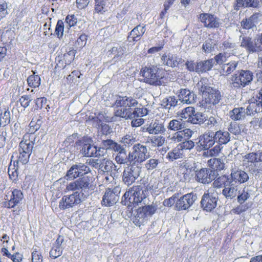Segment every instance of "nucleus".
<instances>
[{"label": "nucleus", "mask_w": 262, "mask_h": 262, "mask_svg": "<svg viewBox=\"0 0 262 262\" xmlns=\"http://www.w3.org/2000/svg\"><path fill=\"white\" fill-rule=\"evenodd\" d=\"M250 193L248 188L245 187L241 193L237 196V202L240 204H243L250 197Z\"/></svg>", "instance_id": "3c124183"}, {"label": "nucleus", "mask_w": 262, "mask_h": 262, "mask_svg": "<svg viewBox=\"0 0 262 262\" xmlns=\"http://www.w3.org/2000/svg\"><path fill=\"white\" fill-rule=\"evenodd\" d=\"M32 262H42L43 256L40 249L38 247H34L31 252Z\"/></svg>", "instance_id": "79ce46f5"}, {"label": "nucleus", "mask_w": 262, "mask_h": 262, "mask_svg": "<svg viewBox=\"0 0 262 262\" xmlns=\"http://www.w3.org/2000/svg\"><path fill=\"white\" fill-rule=\"evenodd\" d=\"M64 32V24L61 20H59L57 21L56 28L55 34L59 38L62 37Z\"/></svg>", "instance_id": "680f3d73"}, {"label": "nucleus", "mask_w": 262, "mask_h": 262, "mask_svg": "<svg viewBox=\"0 0 262 262\" xmlns=\"http://www.w3.org/2000/svg\"><path fill=\"white\" fill-rule=\"evenodd\" d=\"M179 97L183 103L191 104L195 101L196 96L193 92L184 89L180 90Z\"/></svg>", "instance_id": "a878e982"}, {"label": "nucleus", "mask_w": 262, "mask_h": 262, "mask_svg": "<svg viewBox=\"0 0 262 262\" xmlns=\"http://www.w3.org/2000/svg\"><path fill=\"white\" fill-rule=\"evenodd\" d=\"M214 61L213 59H211L204 61H201L197 63L196 72H205L209 71L212 68Z\"/></svg>", "instance_id": "f704fd0d"}, {"label": "nucleus", "mask_w": 262, "mask_h": 262, "mask_svg": "<svg viewBox=\"0 0 262 262\" xmlns=\"http://www.w3.org/2000/svg\"><path fill=\"white\" fill-rule=\"evenodd\" d=\"M91 179L89 177H83L75 181L67 183L65 190L67 191L81 190L85 191L91 187Z\"/></svg>", "instance_id": "9d476101"}, {"label": "nucleus", "mask_w": 262, "mask_h": 262, "mask_svg": "<svg viewBox=\"0 0 262 262\" xmlns=\"http://www.w3.org/2000/svg\"><path fill=\"white\" fill-rule=\"evenodd\" d=\"M241 46L245 48L249 52H256L257 51L256 40H252L251 38L248 36H241Z\"/></svg>", "instance_id": "bb28decb"}, {"label": "nucleus", "mask_w": 262, "mask_h": 262, "mask_svg": "<svg viewBox=\"0 0 262 262\" xmlns=\"http://www.w3.org/2000/svg\"><path fill=\"white\" fill-rule=\"evenodd\" d=\"M165 142V138L161 136H154L150 139V142L152 146H161Z\"/></svg>", "instance_id": "864d4df0"}, {"label": "nucleus", "mask_w": 262, "mask_h": 262, "mask_svg": "<svg viewBox=\"0 0 262 262\" xmlns=\"http://www.w3.org/2000/svg\"><path fill=\"white\" fill-rule=\"evenodd\" d=\"M215 142L220 145L228 143L230 140V134L227 131L220 130L214 133Z\"/></svg>", "instance_id": "7c9ffc66"}, {"label": "nucleus", "mask_w": 262, "mask_h": 262, "mask_svg": "<svg viewBox=\"0 0 262 262\" xmlns=\"http://www.w3.org/2000/svg\"><path fill=\"white\" fill-rule=\"evenodd\" d=\"M116 116L120 117L125 119H132V112L130 108L121 107L117 109L115 112Z\"/></svg>", "instance_id": "58836bf2"}, {"label": "nucleus", "mask_w": 262, "mask_h": 262, "mask_svg": "<svg viewBox=\"0 0 262 262\" xmlns=\"http://www.w3.org/2000/svg\"><path fill=\"white\" fill-rule=\"evenodd\" d=\"M258 18V14H254L250 17L244 19L241 21V26L244 29H250L256 26Z\"/></svg>", "instance_id": "2f4dec72"}, {"label": "nucleus", "mask_w": 262, "mask_h": 262, "mask_svg": "<svg viewBox=\"0 0 262 262\" xmlns=\"http://www.w3.org/2000/svg\"><path fill=\"white\" fill-rule=\"evenodd\" d=\"M115 161L118 164H125L129 162L128 155H126L125 150L118 152L116 157Z\"/></svg>", "instance_id": "49530a36"}, {"label": "nucleus", "mask_w": 262, "mask_h": 262, "mask_svg": "<svg viewBox=\"0 0 262 262\" xmlns=\"http://www.w3.org/2000/svg\"><path fill=\"white\" fill-rule=\"evenodd\" d=\"M145 129L149 134L158 135L164 134L166 130V128L165 127L164 122L156 119L149 124H147Z\"/></svg>", "instance_id": "aec40b11"}, {"label": "nucleus", "mask_w": 262, "mask_h": 262, "mask_svg": "<svg viewBox=\"0 0 262 262\" xmlns=\"http://www.w3.org/2000/svg\"><path fill=\"white\" fill-rule=\"evenodd\" d=\"M209 91L204 93L202 97L205 103L215 105L217 104L221 99V95L219 91L215 89H209Z\"/></svg>", "instance_id": "4be33fe9"}, {"label": "nucleus", "mask_w": 262, "mask_h": 262, "mask_svg": "<svg viewBox=\"0 0 262 262\" xmlns=\"http://www.w3.org/2000/svg\"><path fill=\"white\" fill-rule=\"evenodd\" d=\"M81 202L80 193L76 191L70 195H64L59 203L60 209L66 210L73 208Z\"/></svg>", "instance_id": "f8f14e48"}, {"label": "nucleus", "mask_w": 262, "mask_h": 262, "mask_svg": "<svg viewBox=\"0 0 262 262\" xmlns=\"http://www.w3.org/2000/svg\"><path fill=\"white\" fill-rule=\"evenodd\" d=\"M238 62L235 61H231L228 63L223 64L222 70L223 74L228 75L233 72L237 68Z\"/></svg>", "instance_id": "a19ab883"}, {"label": "nucleus", "mask_w": 262, "mask_h": 262, "mask_svg": "<svg viewBox=\"0 0 262 262\" xmlns=\"http://www.w3.org/2000/svg\"><path fill=\"white\" fill-rule=\"evenodd\" d=\"M32 72L33 74L29 76L27 78L28 84L31 88H38L40 84V78L38 75H35L34 72Z\"/></svg>", "instance_id": "4c0bfd02"}, {"label": "nucleus", "mask_w": 262, "mask_h": 262, "mask_svg": "<svg viewBox=\"0 0 262 262\" xmlns=\"http://www.w3.org/2000/svg\"><path fill=\"white\" fill-rule=\"evenodd\" d=\"M215 178V171L209 168H202L195 171V180L203 184H208Z\"/></svg>", "instance_id": "dca6fc26"}, {"label": "nucleus", "mask_w": 262, "mask_h": 262, "mask_svg": "<svg viewBox=\"0 0 262 262\" xmlns=\"http://www.w3.org/2000/svg\"><path fill=\"white\" fill-rule=\"evenodd\" d=\"M246 115V109L243 107L235 108L230 112V117L234 120L242 119Z\"/></svg>", "instance_id": "c9c22d12"}, {"label": "nucleus", "mask_w": 262, "mask_h": 262, "mask_svg": "<svg viewBox=\"0 0 262 262\" xmlns=\"http://www.w3.org/2000/svg\"><path fill=\"white\" fill-rule=\"evenodd\" d=\"M138 103V101L131 96H119L115 101L116 106L129 108L137 106Z\"/></svg>", "instance_id": "5701e85b"}, {"label": "nucleus", "mask_w": 262, "mask_h": 262, "mask_svg": "<svg viewBox=\"0 0 262 262\" xmlns=\"http://www.w3.org/2000/svg\"><path fill=\"white\" fill-rule=\"evenodd\" d=\"M10 113L7 110H5L4 113H2L0 116V125L5 126L10 123Z\"/></svg>", "instance_id": "5fc2aeb1"}, {"label": "nucleus", "mask_w": 262, "mask_h": 262, "mask_svg": "<svg viewBox=\"0 0 262 262\" xmlns=\"http://www.w3.org/2000/svg\"><path fill=\"white\" fill-rule=\"evenodd\" d=\"M196 88L199 90L202 96L204 95V93L208 92V91H209V89H212V88L208 85V79L204 78H201L198 82Z\"/></svg>", "instance_id": "e433bc0d"}, {"label": "nucleus", "mask_w": 262, "mask_h": 262, "mask_svg": "<svg viewBox=\"0 0 262 262\" xmlns=\"http://www.w3.org/2000/svg\"><path fill=\"white\" fill-rule=\"evenodd\" d=\"M211 161H213L214 168H216L218 170H221L224 168L225 164L221 159L214 158L212 160H210V162Z\"/></svg>", "instance_id": "69168bd1"}, {"label": "nucleus", "mask_w": 262, "mask_h": 262, "mask_svg": "<svg viewBox=\"0 0 262 262\" xmlns=\"http://www.w3.org/2000/svg\"><path fill=\"white\" fill-rule=\"evenodd\" d=\"M183 135L181 133V131L176 132L174 134H173L171 136H169V138L171 141L173 142L174 143H179V142H183L184 141V139L183 138Z\"/></svg>", "instance_id": "052dcab7"}, {"label": "nucleus", "mask_w": 262, "mask_h": 262, "mask_svg": "<svg viewBox=\"0 0 262 262\" xmlns=\"http://www.w3.org/2000/svg\"><path fill=\"white\" fill-rule=\"evenodd\" d=\"M32 100V98L29 95H24L20 97L19 99V102L21 105L26 108L29 105L30 102Z\"/></svg>", "instance_id": "774afa93"}, {"label": "nucleus", "mask_w": 262, "mask_h": 262, "mask_svg": "<svg viewBox=\"0 0 262 262\" xmlns=\"http://www.w3.org/2000/svg\"><path fill=\"white\" fill-rule=\"evenodd\" d=\"M253 78V73L249 70H240L232 75L231 84L235 88H244L249 85Z\"/></svg>", "instance_id": "39448f33"}, {"label": "nucleus", "mask_w": 262, "mask_h": 262, "mask_svg": "<svg viewBox=\"0 0 262 262\" xmlns=\"http://www.w3.org/2000/svg\"><path fill=\"white\" fill-rule=\"evenodd\" d=\"M145 26L138 25L134 28L130 32L128 36V39L129 41H137L139 40L140 37L142 36L145 32Z\"/></svg>", "instance_id": "cd10ccee"}, {"label": "nucleus", "mask_w": 262, "mask_h": 262, "mask_svg": "<svg viewBox=\"0 0 262 262\" xmlns=\"http://www.w3.org/2000/svg\"><path fill=\"white\" fill-rule=\"evenodd\" d=\"M36 136L34 133H27L24 136L19 145L18 153L12 156V159L18 165L27 164L29 160L36 141ZM12 160H11V161Z\"/></svg>", "instance_id": "f257e3e1"}, {"label": "nucleus", "mask_w": 262, "mask_h": 262, "mask_svg": "<svg viewBox=\"0 0 262 262\" xmlns=\"http://www.w3.org/2000/svg\"><path fill=\"white\" fill-rule=\"evenodd\" d=\"M194 108L193 107L188 106L183 110L180 115L181 119L185 120L184 122H189L191 116L193 114V112H194Z\"/></svg>", "instance_id": "37998d69"}, {"label": "nucleus", "mask_w": 262, "mask_h": 262, "mask_svg": "<svg viewBox=\"0 0 262 262\" xmlns=\"http://www.w3.org/2000/svg\"><path fill=\"white\" fill-rule=\"evenodd\" d=\"M90 168L83 163H79L73 165L68 170L67 176L69 179H75L90 172Z\"/></svg>", "instance_id": "ddd939ff"}, {"label": "nucleus", "mask_w": 262, "mask_h": 262, "mask_svg": "<svg viewBox=\"0 0 262 262\" xmlns=\"http://www.w3.org/2000/svg\"><path fill=\"white\" fill-rule=\"evenodd\" d=\"M75 54V53L74 50H70L61 57L62 58L63 60H64L66 64H70L74 60Z\"/></svg>", "instance_id": "13d9d810"}, {"label": "nucleus", "mask_w": 262, "mask_h": 262, "mask_svg": "<svg viewBox=\"0 0 262 262\" xmlns=\"http://www.w3.org/2000/svg\"><path fill=\"white\" fill-rule=\"evenodd\" d=\"M140 173V167L136 165L128 167L124 170L122 176L123 182L127 186L131 185L139 178Z\"/></svg>", "instance_id": "9b49d317"}, {"label": "nucleus", "mask_w": 262, "mask_h": 262, "mask_svg": "<svg viewBox=\"0 0 262 262\" xmlns=\"http://www.w3.org/2000/svg\"><path fill=\"white\" fill-rule=\"evenodd\" d=\"M62 247L53 246L50 251V256L53 258L59 257L62 253Z\"/></svg>", "instance_id": "0e129e2a"}, {"label": "nucleus", "mask_w": 262, "mask_h": 262, "mask_svg": "<svg viewBox=\"0 0 262 262\" xmlns=\"http://www.w3.org/2000/svg\"><path fill=\"white\" fill-rule=\"evenodd\" d=\"M161 60L163 64L170 67H177L180 63L182 62L181 57L170 53L163 55Z\"/></svg>", "instance_id": "b1692460"}, {"label": "nucleus", "mask_w": 262, "mask_h": 262, "mask_svg": "<svg viewBox=\"0 0 262 262\" xmlns=\"http://www.w3.org/2000/svg\"><path fill=\"white\" fill-rule=\"evenodd\" d=\"M229 57L227 55L224 54V53H219L218 55L214 57V60L216 63L219 64H222L224 62H226L227 58Z\"/></svg>", "instance_id": "338daca9"}, {"label": "nucleus", "mask_w": 262, "mask_h": 262, "mask_svg": "<svg viewBox=\"0 0 262 262\" xmlns=\"http://www.w3.org/2000/svg\"><path fill=\"white\" fill-rule=\"evenodd\" d=\"M262 111V89L259 91L256 98L251 100L246 109L247 115H253L257 112Z\"/></svg>", "instance_id": "2eb2a0df"}, {"label": "nucleus", "mask_w": 262, "mask_h": 262, "mask_svg": "<svg viewBox=\"0 0 262 262\" xmlns=\"http://www.w3.org/2000/svg\"><path fill=\"white\" fill-rule=\"evenodd\" d=\"M196 198V195L192 193L186 194L177 199L175 207L178 210H186L193 204Z\"/></svg>", "instance_id": "4468645a"}, {"label": "nucleus", "mask_w": 262, "mask_h": 262, "mask_svg": "<svg viewBox=\"0 0 262 262\" xmlns=\"http://www.w3.org/2000/svg\"><path fill=\"white\" fill-rule=\"evenodd\" d=\"M215 142L214 133L212 132H206L199 138L198 146L201 149L208 150Z\"/></svg>", "instance_id": "f3484780"}, {"label": "nucleus", "mask_w": 262, "mask_h": 262, "mask_svg": "<svg viewBox=\"0 0 262 262\" xmlns=\"http://www.w3.org/2000/svg\"><path fill=\"white\" fill-rule=\"evenodd\" d=\"M229 177H227L225 176H223L219 177L217 179L214 180L213 183V188H220L222 187V186H226V183L229 180Z\"/></svg>", "instance_id": "603ef678"}, {"label": "nucleus", "mask_w": 262, "mask_h": 262, "mask_svg": "<svg viewBox=\"0 0 262 262\" xmlns=\"http://www.w3.org/2000/svg\"><path fill=\"white\" fill-rule=\"evenodd\" d=\"M244 161L247 166L253 172L259 173L262 171V150L247 154Z\"/></svg>", "instance_id": "0eeeda50"}, {"label": "nucleus", "mask_w": 262, "mask_h": 262, "mask_svg": "<svg viewBox=\"0 0 262 262\" xmlns=\"http://www.w3.org/2000/svg\"><path fill=\"white\" fill-rule=\"evenodd\" d=\"M179 147L184 152V150H190L194 146V143L191 140H184L178 144Z\"/></svg>", "instance_id": "6e6d98bb"}, {"label": "nucleus", "mask_w": 262, "mask_h": 262, "mask_svg": "<svg viewBox=\"0 0 262 262\" xmlns=\"http://www.w3.org/2000/svg\"><path fill=\"white\" fill-rule=\"evenodd\" d=\"M237 48V45L229 40L223 41L220 45V50L229 56L236 53Z\"/></svg>", "instance_id": "393cba45"}, {"label": "nucleus", "mask_w": 262, "mask_h": 262, "mask_svg": "<svg viewBox=\"0 0 262 262\" xmlns=\"http://www.w3.org/2000/svg\"><path fill=\"white\" fill-rule=\"evenodd\" d=\"M81 151V153L86 157H97L98 156L97 154V150L96 147L88 142L83 145Z\"/></svg>", "instance_id": "72a5a7b5"}, {"label": "nucleus", "mask_w": 262, "mask_h": 262, "mask_svg": "<svg viewBox=\"0 0 262 262\" xmlns=\"http://www.w3.org/2000/svg\"><path fill=\"white\" fill-rule=\"evenodd\" d=\"M100 168L106 172L112 171L113 162L111 160L103 159V162H101Z\"/></svg>", "instance_id": "e2e57ef3"}, {"label": "nucleus", "mask_w": 262, "mask_h": 262, "mask_svg": "<svg viewBox=\"0 0 262 262\" xmlns=\"http://www.w3.org/2000/svg\"><path fill=\"white\" fill-rule=\"evenodd\" d=\"M183 156L184 152L177 145L176 147L168 152L166 158L170 161L172 162L176 160L182 158Z\"/></svg>", "instance_id": "473e14b6"}, {"label": "nucleus", "mask_w": 262, "mask_h": 262, "mask_svg": "<svg viewBox=\"0 0 262 262\" xmlns=\"http://www.w3.org/2000/svg\"><path fill=\"white\" fill-rule=\"evenodd\" d=\"M149 157L146 146L140 143L136 144L133 147V151L128 154L129 163L137 166L141 164Z\"/></svg>", "instance_id": "20e7f679"}, {"label": "nucleus", "mask_w": 262, "mask_h": 262, "mask_svg": "<svg viewBox=\"0 0 262 262\" xmlns=\"http://www.w3.org/2000/svg\"><path fill=\"white\" fill-rule=\"evenodd\" d=\"M136 141V138L132 135H126L122 138L121 142L124 145L129 146L134 144Z\"/></svg>", "instance_id": "bf43d9fd"}, {"label": "nucleus", "mask_w": 262, "mask_h": 262, "mask_svg": "<svg viewBox=\"0 0 262 262\" xmlns=\"http://www.w3.org/2000/svg\"><path fill=\"white\" fill-rule=\"evenodd\" d=\"M120 191V188L119 187H115L113 190L110 188L106 189L103 197L102 204L106 206L115 204L118 201Z\"/></svg>", "instance_id": "6ab92c4d"}, {"label": "nucleus", "mask_w": 262, "mask_h": 262, "mask_svg": "<svg viewBox=\"0 0 262 262\" xmlns=\"http://www.w3.org/2000/svg\"><path fill=\"white\" fill-rule=\"evenodd\" d=\"M200 19L204 26L208 28H217L220 25L219 19L214 15L209 13H202L200 14Z\"/></svg>", "instance_id": "412c9836"}, {"label": "nucleus", "mask_w": 262, "mask_h": 262, "mask_svg": "<svg viewBox=\"0 0 262 262\" xmlns=\"http://www.w3.org/2000/svg\"><path fill=\"white\" fill-rule=\"evenodd\" d=\"M185 123L182 119H172L170 120L167 125V128L170 131L177 132L185 128Z\"/></svg>", "instance_id": "c85d7f7f"}, {"label": "nucleus", "mask_w": 262, "mask_h": 262, "mask_svg": "<svg viewBox=\"0 0 262 262\" xmlns=\"http://www.w3.org/2000/svg\"><path fill=\"white\" fill-rule=\"evenodd\" d=\"M204 121V118L202 114L201 113L195 112V109L194 108V112L191 115V118L189 120V122L192 124H201Z\"/></svg>", "instance_id": "8fccbe9b"}, {"label": "nucleus", "mask_w": 262, "mask_h": 262, "mask_svg": "<svg viewBox=\"0 0 262 262\" xmlns=\"http://www.w3.org/2000/svg\"><path fill=\"white\" fill-rule=\"evenodd\" d=\"M18 169V165L15 163V161H14L13 164L10 163L8 170V173L11 179L15 180L18 176L17 170Z\"/></svg>", "instance_id": "c03bdc74"}, {"label": "nucleus", "mask_w": 262, "mask_h": 262, "mask_svg": "<svg viewBox=\"0 0 262 262\" xmlns=\"http://www.w3.org/2000/svg\"><path fill=\"white\" fill-rule=\"evenodd\" d=\"M236 185H231L229 181L226 183V186L222 190L223 194L227 199H232L236 196L237 194V188Z\"/></svg>", "instance_id": "c756f323"}, {"label": "nucleus", "mask_w": 262, "mask_h": 262, "mask_svg": "<svg viewBox=\"0 0 262 262\" xmlns=\"http://www.w3.org/2000/svg\"><path fill=\"white\" fill-rule=\"evenodd\" d=\"M23 198L24 195L20 190L14 189L9 191L4 196L3 206L9 209L14 208L20 203Z\"/></svg>", "instance_id": "1a4fd4ad"}, {"label": "nucleus", "mask_w": 262, "mask_h": 262, "mask_svg": "<svg viewBox=\"0 0 262 262\" xmlns=\"http://www.w3.org/2000/svg\"><path fill=\"white\" fill-rule=\"evenodd\" d=\"M229 180L231 185L237 186L246 182L249 179L247 172L241 169H232Z\"/></svg>", "instance_id": "a211bd4d"}, {"label": "nucleus", "mask_w": 262, "mask_h": 262, "mask_svg": "<svg viewBox=\"0 0 262 262\" xmlns=\"http://www.w3.org/2000/svg\"><path fill=\"white\" fill-rule=\"evenodd\" d=\"M148 110L144 107H136L133 112H132V119L135 118H141L148 114Z\"/></svg>", "instance_id": "09e8293b"}, {"label": "nucleus", "mask_w": 262, "mask_h": 262, "mask_svg": "<svg viewBox=\"0 0 262 262\" xmlns=\"http://www.w3.org/2000/svg\"><path fill=\"white\" fill-rule=\"evenodd\" d=\"M159 164V160L151 158L148 160L145 164V167L148 170H151L156 168Z\"/></svg>", "instance_id": "4d7b16f0"}, {"label": "nucleus", "mask_w": 262, "mask_h": 262, "mask_svg": "<svg viewBox=\"0 0 262 262\" xmlns=\"http://www.w3.org/2000/svg\"><path fill=\"white\" fill-rule=\"evenodd\" d=\"M165 72L156 67H144L140 71L143 81L146 83L155 86L164 85Z\"/></svg>", "instance_id": "7ed1b4c3"}, {"label": "nucleus", "mask_w": 262, "mask_h": 262, "mask_svg": "<svg viewBox=\"0 0 262 262\" xmlns=\"http://www.w3.org/2000/svg\"><path fill=\"white\" fill-rule=\"evenodd\" d=\"M237 5L238 7H252L256 8L258 6L257 0H237Z\"/></svg>", "instance_id": "a18cd8bd"}, {"label": "nucleus", "mask_w": 262, "mask_h": 262, "mask_svg": "<svg viewBox=\"0 0 262 262\" xmlns=\"http://www.w3.org/2000/svg\"><path fill=\"white\" fill-rule=\"evenodd\" d=\"M178 100L174 96H169L164 98L162 101V105L167 109H170L177 105Z\"/></svg>", "instance_id": "ea45409f"}, {"label": "nucleus", "mask_w": 262, "mask_h": 262, "mask_svg": "<svg viewBox=\"0 0 262 262\" xmlns=\"http://www.w3.org/2000/svg\"><path fill=\"white\" fill-rule=\"evenodd\" d=\"M95 1V11L98 13H102L106 10V2L105 0Z\"/></svg>", "instance_id": "de8ad7c7"}, {"label": "nucleus", "mask_w": 262, "mask_h": 262, "mask_svg": "<svg viewBox=\"0 0 262 262\" xmlns=\"http://www.w3.org/2000/svg\"><path fill=\"white\" fill-rule=\"evenodd\" d=\"M214 192V188H210L202 196L201 205L204 210L210 212L216 207L218 197Z\"/></svg>", "instance_id": "6e6552de"}, {"label": "nucleus", "mask_w": 262, "mask_h": 262, "mask_svg": "<svg viewBox=\"0 0 262 262\" xmlns=\"http://www.w3.org/2000/svg\"><path fill=\"white\" fill-rule=\"evenodd\" d=\"M148 195L147 186L145 184L134 186L124 194L122 203L128 207H135L142 203L145 204Z\"/></svg>", "instance_id": "f03ea898"}, {"label": "nucleus", "mask_w": 262, "mask_h": 262, "mask_svg": "<svg viewBox=\"0 0 262 262\" xmlns=\"http://www.w3.org/2000/svg\"><path fill=\"white\" fill-rule=\"evenodd\" d=\"M157 210L155 205L144 206L137 209L132 218L133 223L137 226L140 227L147 220L148 217L152 215Z\"/></svg>", "instance_id": "423d86ee"}]
</instances>
